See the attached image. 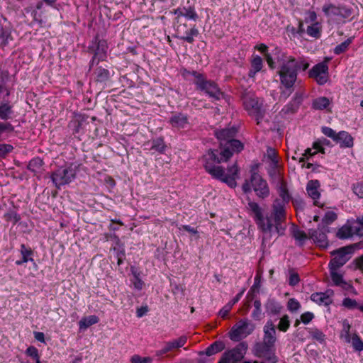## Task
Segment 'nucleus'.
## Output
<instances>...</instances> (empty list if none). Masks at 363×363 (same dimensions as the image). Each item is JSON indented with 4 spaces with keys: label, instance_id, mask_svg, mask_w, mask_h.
<instances>
[{
    "label": "nucleus",
    "instance_id": "nucleus-1",
    "mask_svg": "<svg viewBox=\"0 0 363 363\" xmlns=\"http://www.w3.org/2000/svg\"><path fill=\"white\" fill-rule=\"evenodd\" d=\"M232 153L228 149H209L201 157L205 170L213 178L225 183L230 188L237 186L236 180L239 178L240 169L237 163H234L227 169V172L223 167L216 165L227 162Z\"/></svg>",
    "mask_w": 363,
    "mask_h": 363
},
{
    "label": "nucleus",
    "instance_id": "nucleus-2",
    "mask_svg": "<svg viewBox=\"0 0 363 363\" xmlns=\"http://www.w3.org/2000/svg\"><path fill=\"white\" fill-rule=\"evenodd\" d=\"M247 209L250 211L256 224L264 233L263 242L267 237H271L272 233L284 234L286 229V213L279 200H275L271 214L266 217H264L261 207L255 201H249Z\"/></svg>",
    "mask_w": 363,
    "mask_h": 363
},
{
    "label": "nucleus",
    "instance_id": "nucleus-3",
    "mask_svg": "<svg viewBox=\"0 0 363 363\" xmlns=\"http://www.w3.org/2000/svg\"><path fill=\"white\" fill-rule=\"evenodd\" d=\"M238 133V128L235 126L225 128L215 131V135L219 141L221 150L228 149L232 155L234 152H240L243 149V144L235 139Z\"/></svg>",
    "mask_w": 363,
    "mask_h": 363
},
{
    "label": "nucleus",
    "instance_id": "nucleus-4",
    "mask_svg": "<svg viewBox=\"0 0 363 363\" xmlns=\"http://www.w3.org/2000/svg\"><path fill=\"white\" fill-rule=\"evenodd\" d=\"M299 65L293 57H290L280 67L278 73L280 77V82L289 92L286 94L285 99L292 93L294 85L297 79V71Z\"/></svg>",
    "mask_w": 363,
    "mask_h": 363
},
{
    "label": "nucleus",
    "instance_id": "nucleus-5",
    "mask_svg": "<svg viewBox=\"0 0 363 363\" xmlns=\"http://www.w3.org/2000/svg\"><path fill=\"white\" fill-rule=\"evenodd\" d=\"M242 101L243 106L249 115L255 118L257 125H260L265 115L263 100L250 93H245L242 95Z\"/></svg>",
    "mask_w": 363,
    "mask_h": 363
},
{
    "label": "nucleus",
    "instance_id": "nucleus-6",
    "mask_svg": "<svg viewBox=\"0 0 363 363\" xmlns=\"http://www.w3.org/2000/svg\"><path fill=\"white\" fill-rule=\"evenodd\" d=\"M76 169L72 166L59 168L51 174L50 178L57 189L69 184L76 177Z\"/></svg>",
    "mask_w": 363,
    "mask_h": 363
},
{
    "label": "nucleus",
    "instance_id": "nucleus-7",
    "mask_svg": "<svg viewBox=\"0 0 363 363\" xmlns=\"http://www.w3.org/2000/svg\"><path fill=\"white\" fill-rule=\"evenodd\" d=\"M353 252V248L351 246L340 247L331 252L334 257L329 263V269L337 270L339 268L345 265L351 258Z\"/></svg>",
    "mask_w": 363,
    "mask_h": 363
},
{
    "label": "nucleus",
    "instance_id": "nucleus-8",
    "mask_svg": "<svg viewBox=\"0 0 363 363\" xmlns=\"http://www.w3.org/2000/svg\"><path fill=\"white\" fill-rule=\"evenodd\" d=\"M253 330V325L247 320H241L233 326L229 332V337L231 340L238 342L251 334Z\"/></svg>",
    "mask_w": 363,
    "mask_h": 363
},
{
    "label": "nucleus",
    "instance_id": "nucleus-9",
    "mask_svg": "<svg viewBox=\"0 0 363 363\" xmlns=\"http://www.w3.org/2000/svg\"><path fill=\"white\" fill-rule=\"evenodd\" d=\"M247 350V344L242 342L231 350L225 352L218 363H239L243 359Z\"/></svg>",
    "mask_w": 363,
    "mask_h": 363
},
{
    "label": "nucleus",
    "instance_id": "nucleus-10",
    "mask_svg": "<svg viewBox=\"0 0 363 363\" xmlns=\"http://www.w3.org/2000/svg\"><path fill=\"white\" fill-rule=\"evenodd\" d=\"M196 89L205 92L210 98L213 100H220L223 96V93L218 87V84L211 80L206 78L203 81L197 82Z\"/></svg>",
    "mask_w": 363,
    "mask_h": 363
},
{
    "label": "nucleus",
    "instance_id": "nucleus-11",
    "mask_svg": "<svg viewBox=\"0 0 363 363\" xmlns=\"http://www.w3.org/2000/svg\"><path fill=\"white\" fill-rule=\"evenodd\" d=\"M106 43L104 40H99L97 37L95 38L92 45L88 47V52L93 54L94 56L91 61L90 67L94 63L98 64L101 60H104L106 55Z\"/></svg>",
    "mask_w": 363,
    "mask_h": 363
},
{
    "label": "nucleus",
    "instance_id": "nucleus-12",
    "mask_svg": "<svg viewBox=\"0 0 363 363\" xmlns=\"http://www.w3.org/2000/svg\"><path fill=\"white\" fill-rule=\"evenodd\" d=\"M250 182L254 191L259 198L264 199L269 196V188L267 182L259 174L252 173Z\"/></svg>",
    "mask_w": 363,
    "mask_h": 363
},
{
    "label": "nucleus",
    "instance_id": "nucleus-13",
    "mask_svg": "<svg viewBox=\"0 0 363 363\" xmlns=\"http://www.w3.org/2000/svg\"><path fill=\"white\" fill-rule=\"evenodd\" d=\"M328 71L327 64L324 62H320L313 66L308 72V76L311 78H314L318 84L323 85L328 81Z\"/></svg>",
    "mask_w": 363,
    "mask_h": 363
},
{
    "label": "nucleus",
    "instance_id": "nucleus-14",
    "mask_svg": "<svg viewBox=\"0 0 363 363\" xmlns=\"http://www.w3.org/2000/svg\"><path fill=\"white\" fill-rule=\"evenodd\" d=\"M323 11L328 16H340L342 18H347L352 13L350 8L345 6H336L331 4L323 6Z\"/></svg>",
    "mask_w": 363,
    "mask_h": 363
},
{
    "label": "nucleus",
    "instance_id": "nucleus-15",
    "mask_svg": "<svg viewBox=\"0 0 363 363\" xmlns=\"http://www.w3.org/2000/svg\"><path fill=\"white\" fill-rule=\"evenodd\" d=\"M186 336L182 335L177 339L166 342H164V347L161 350L156 351V356L161 357L164 354L179 350V348L184 346V345L186 343Z\"/></svg>",
    "mask_w": 363,
    "mask_h": 363
},
{
    "label": "nucleus",
    "instance_id": "nucleus-16",
    "mask_svg": "<svg viewBox=\"0 0 363 363\" xmlns=\"http://www.w3.org/2000/svg\"><path fill=\"white\" fill-rule=\"evenodd\" d=\"M303 99L301 92H296L291 101L281 110L280 114L282 116H286L296 113L303 101Z\"/></svg>",
    "mask_w": 363,
    "mask_h": 363
},
{
    "label": "nucleus",
    "instance_id": "nucleus-17",
    "mask_svg": "<svg viewBox=\"0 0 363 363\" xmlns=\"http://www.w3.org/2000/svg\"><path fill=\"white\" fill-rule=\"evenodd\" d=\"M309 238L320 247L326 248L328 245V240L325 233L319 229L310 230Z\"/></svg>",
    "mask_w": 363,
    "mask_h": 363
},
{
    "label": "nucleus",
    "instance_id": "nucleus-18",
    "mask_svg": "<svg viewBox=\"0 0 363 363\" xmlns=\"http://www.w3.org/2000/svg\"><path fill=\"white\" fill-rule=\"evenodd\" d=\"M277 340L275 325L272 320H268L264 326L263 342L274 345Z\"/></svg>",
    "mask_w": 363,
    "mask_h": 363
},
{
    "label": "nucleus",
    "instance_id": "nucleus-19",
    "mask_svg": "<svg viewBox=\"0 0 363 363\" xmlns=\"http://www.w3.org/2000/svg\"><path fill=\"white\" fill-rule=\"evenodd\" d=\"M320 186V182L316 179L308 181L306 185L307 193L308 196L314 200V204L315 206H318V202L316 201V199H318L320 196V194L318 191Z\"/></svg>",
    "mask_w": 363,
    "mask_h": 363
},
{
    "label": "nucleus",
    "instance_id": "nucleus-20",
    "mask_svg": "<svg viewBox=\"0 0 363 363\" xmlns=\"http://www.w3.org/2000/svg\"><path fill=\"white\" fill-rule=\"evenodd\" d=\"M334 142L339 144L340 147H352L354 139L348 132L342 130L337 133Z\"/></svg>",
    "mask_w": 363,
    "mask_h": 363
},
{
    "label": "nucleus",
    "instance_id": "nucleus-21",
    "mask_svg": "<svg viewBox=\"0 0 363 363\" xmlns=\"http://www.w3.org/2000/svg\"><path fill=\"white\" fill-rule=\"evenodd\" d=\"M330 273L331 279L335 285L341 286L346 290L353 289V286L344 281L342 275L337 273V270L330 269Z\"/></svg>",
    "mask_w": 363,
    "mask_h": 363
},
{
    "label": "nucleus",
    "instance_id": "nucleus-22",
    "mask_svg": "<svg viewBox=\"0 0 363 363\" xmlns=\"http://www.w3.org/2000/svg\"><path fill=\"white\" fill-rule=\"evenodd\" d=\"M266 312L268 315H276L281 313V305L274 298H269L264 304Z\"/></svg>",
    "mask_w": 363,
    "mask_h": 363
},
{
    "label": "nucleus",
    "instance_id": "nucleus-23",
    "mask_svg": "<svg viewBox=\"0 0 363 363\" xmlns=\"http://www.w3.org/2000/svg\"><path fill=\"white\" fill-rule=\"evenodd\" d=\"M13 41L10 28L0 25V47L4 48Z\"/></svg>",
    "mask_w": 363,
    "mask_h": 363
},
{
    "label": "nucleus",
    "instance_id": "nucleus-24",
    "mask_svg": "<svg viewBox=\"0 0 363 363\" xmlns=\"http://www.w3.org/2000/svg\"><path fill=\"white\" fill-rule=\"evenodd\" d=\"M169 122L174 128H184L188 124V118L186 115L177 113L171 117Z\"/></svg>",
    "mask_w": 363,
    "mask_h": 363
},
{
    "label": "nucleus",
    "instance_id": "nucleus-25",
    "mask_svg": "<svg viewBox=\"0 0 363 363\" xmlns=\"http://www.w3.org/2000/svg\"><path fill=\"white\" fill-rule=\"evenodd\" d=\"M14 111L13 106L8 102H3L0 104V119L7 121L13 118Z\"/></svg>",
    "mask_w": 363,
    "mask_h": 363
},
{
    "label": "nucleus",
    "instance_id": "nucleus-26",
    "mask_svg": "<svg viewBox=\"0 0 363 363\" xmlns=\"http://www.w3.org/2000/svg\"><path fill=\"white\" fill-rule=\"evenodd\" d=\"M199 30L194 26L189 30L185 31V34H182L181 35H176L177 38L186 41L189 43H193L194 42V37H197L199 35Z\"/></svg>",
    "mask_w": 363,
    "mask_h": 363
},
{
    "label": "nucleus",
    "instance_id": "nucleus-27",
    "mask_svg": "<svg viewBox=\"0 0 363 363\" xmlns=\"http://www.w3.org/2000/svg\"><path fill=\"white\" fill-rule=\"evenodd\" d=\"M276 186L278 189L279 196L282 199V202H281V203L284 206V203H289L291 199V196L287 189L286 183L284 181L279 184L276 185Z\"/></svg>",
    "mask_w": 363,
    "mask_h": 363
},
{
    "label": "nucleus",
    "instance_id": "nucleus-28",
    "mask_svg": "<svg viewBox=\"0 0 363 363\" xmlns=\"http://www.w3.org/2000/svg\"><path fill=\"white\" fill-rule=\"evenodd\" d=\"M353 235H355L354 226L347 225L340 228L336 233V236L340 239H347Z\"/></svg>",
    "mask_w": 363,
    "mask_h": 363
},
{
    "label": "nucleus",
    "instance_id": "nucleus-29",
    "mask_svg": "<svg viewBox=\"0 0 363 363\" xmlns=\"http://www.w3.org/2000/svg\"><path fill=\"white\" fill-rule=\"evenodd\" d=\"M271 178L272 182L276 185L284 182L283 176L278 168V166L273 165V167L268 172Z\"/></svg>",
    "mask_w": 363,
    "mask_h": 363
},
{
    "label": "nucleus",
    "instance_id": "nucleus-30",
    "mask_svg": "<svg viewBox=\"0 0 363 363\" xmlns=\"http://www.w3.org/2000/svg\"><path fill=\"white\" fill-rule=\"evenodd\" d=\"M311 299L318 304H324L325 306H328L331 303V300L330 299L329 296L326 295L325 293H313L311 296Z\"/></svg>",
    "mask_w": 363,
    "mask_h": 363
},
{
    "label": "nucleus",
    "instance_id": "nucleus-31",
    "mask_svg": "<svg viewBox=\"0 0 363 363\" xmlns=\"http://www.w3.org/2000/svg\"><path fill=\"white\" fill-rule=\"evenodd\" d=\"M225 349V344L222 341H216L206 350L207 356L213 355Z\"/></svg>",
    "mask_w": 363,
    "mask_h": 363
},
{
    "label": "nucleus",
    "instance_id": "nucleus-32",
    "mask_svg": "<svg viewBox=\"0 0 363 363\" xmlns=\"http://www.w3.org/2000/svg\"><path fill=\"white\" fill-rule=\"evenodd\" d=\"M95 74L96 82L100 83H106L110 78L109 71L101 67L96 69Z\"/></svg>",
    "mask_w": 363,
    "mask_h": 363
},
{
    "label": "nucleus",
    "instance_id": "nucleus-33",
    "mask_svg": "<svg viewBox=\"0 0 363 363\" xmlns=\"http://www.w3.org/2000/svg\"><path fill=\"white\" fill-rule=\"evenodd\" d=\"M329 99L325 96L316 98L313 101L312 107L316 110H323L330 105Z\"/></svg>",
    "mask_w": 363,
    "mask_h": 363
},
{
    "label": "nucleus",
    "instance_id": "nucleus-34",
    "mask_svg": "<svg viewBox=\"0 0 363 363\" xmlns=\"http://www.w3.org/2000/svg\"><path fill=\"white\" fill-rule=\"evenodd\" d=\"M44 162L43 160L40 158L39 157H34L32 159L28 166L27 168L28 170L31 171L32 172H38L40 168L43 167Z\"/></svg>",
    "mask_w": 363,
    "mask_h": 363
},
{
    "label": "nucleus",
    "instance_id": "nucleus-35",
    "mask_svg": "<svg viewBox=\"0 0 363 363\" xmlns=\"http://www.w3.org/2000/svg\"><path fill=\"white\" fill-rule=\"evenodd\" d=\"M99 322V318L96 315H89L88 318H82L79 322V328L86 329L89 326Z\"/></svg>",
    "mask_w": 363,
    "mask_h": 363
},
{
    "label": "nucleus",
    "instance_id": "nucleus-36",
    "mask_svg": "<svg viewBox=\"0 0 363 363\" xmlns=\"http://www.w3.org/2000/svg\"><path fill=\"white\" fill-rule=\"evenodd\" d=\"M166 145L163 138H157L152 140L150 150H155L160 153H163L165 150Z\"/></svg>",
    "mask_w": 363,
    "mask_h": 363
},
{
    "label": "nucleus",
    "instance_id": "nucleus-37",
    "mask_svg": "<svg viewBox=\"0 0 363 363\" xmlns=\"http://www.w3.org/2000/svg\"><path fill=\"white\" fill-rule=\"evenodd\" d=\"M20 252L23 261H26L27 262L29 261L33 262V259L32 257V256L33 255V251L31 250L30 247H27L26 245L22 244L21 245Z\"/></svg>",
    "mask_w": 363,
    "mask_h": 363
},
{
    "label": "nucleus",
    "instance_id": "nucleus-38",
    "mask_svg": "<svg viewBox=\"0 0 363 363\" xmlns=\"http://www.w3.org/2000/svg\"><path fill=\"white\" fill-rule=\"evenodd\" d=\"M183 17L196 21L199 16L194 6L183 7Z\"/></svg>",
    "mask_w": 363,
    "mask_h": 363
},
{
    "label": "nucleus",
    "instance_id": "nucleus-39",
    "mask_svg": "<svg viewBox=\"0 0 363 363\" xmlns=\"http://www.w3.org/2000/svg\"><path fill=\"white\" fill-rule=\"evenodd\" d=\"M351 43H352L351 38L347 39L346 40H345L344 42H342V43H340V45H338L335 47V48L334 49V52L336 55H340L341 53L345 52L347 50V48H348L349 45L351 44Z\"/></svg>",
    "mask_w": 363,
    "mask_h": 363
},
{
    "label": "nucleus",
    "instance_id": "nucleus-40",
    "mask_svg": "<svg viewBox=\"0 0 363 363\" xmlns=\"http://www.w3.org/2000/svg\"><path fill=\"white\" fill-rule=\"evenodd\" d=\"M352 225L354 228L355 235L363 236V217H358Z\"/></svg>",
    "mask_w": 363,
    "mask_h": 363
},
{
    "label": "nucleus",
    "instance_id": "nucleus-41",
    "mask_svg": "<svg viewBox=\"0 0 363 363\" xmlns=\"http://www.w3.org/2000/svg\"><path fill=\"white\" fill-rule=\"evenodd\" d=\"M4 218L6 221H11L15 225L21 220V216L15 211H9L5 213Z\"/></svg>",
    "mask_w": 363,
    "mask_h": 363
},
{
    "label": "nucleus",
    "instance_id": "nucleus-42",
    "mask_svg": "<svg viewBox=\"0 0 363 363\" xmlns=\"http://www.w3.org/2000/svg\"><path fill=\"white\" fill-rule=\"evenodd\" d=\"M262 303L259 300H255L254 301L255 309L252 313V316L255 320H260L262 318Z\"/></svg>",
    "mask_w": 363,
    "mask_h": 363
},
{
    "label": "nucleus",
    "instance_id": "nucleus-43",
    "mask_svg": "<svg viewBox=\"0 0 363 363\" xmlns=\"http://www.w3.org/2000/svg\"><path fill=\"white\" fill-rule=\"evenodd\" d=\"M190 74H191L192 76H194L195 77L194 84H196V86H197V82L199 81H203L205 79L204 76L202 74H200V73L197 72L196 71L190 72L186 69H184V71L182 72V75L184 77H187Z\"/></svg>",
    "mask_w": 363,
    "mask_h": 363
},
{
    "label": "nucleus",
    "instance_id": "nucleus-44",
    "mask_svg": "<svg viewBox=\"0 0 363 363\" xmlns=\"http://www.w3.org/2000/svg\"><path fill=\"white\" fill-rule=\"evenodd\" d=\"M351 342L353 347L357 351H362L363 350V342L360 339V337L356 334H353Z\"/></svg>",
    "mask_w": 363,
    "mask_h": 363
},
{
    "label": "nucleus",
    "instance_id": "nucleus-45",
    "mask_svg": "<svg viewBox=\"0 0 363 363\" xmlns=\"http://www.w3.org/2000/svg\"><path fill=\"white\" fill-rule=\"evenodd\" d=\"M350 325L349 324V323L347 322V320H345L343 321V330H342V333L341 334V337H344L345 339V341L347 342H351V337H350Z\"/></svg>",
    "mask_w": 363,
    "mask_h": 363
},
{
    "label": "nucleus",
    "instance_id": "nucleus-46",
    "mask_svg": "<svg viewBox=\"0 0 363 363\" xmlns=\"http://www.w3.org/2000/svg\"><path fill=\"white\" fill-rule=\"evenodd\" d=\"M290 326V321L287 315H284L278 325V329L280 331L286 332Z\"/></svg>",
    "mask_w": 363,
    "mask_h": 363
},
{
    "label": "nucleus",
    "instance_id": "nucleus-47",
    "mask_svg": "<svg viewBox=\"0 0 363 363\" xmlns=\"http://www.w3.org/2000/svg\"><path fill=\"white\" fill-rule=\"evenodd\" d=\"M337 216L335 212L328 211L325 213L322 221L324 224L327 225L334 222L337 219Z\"/></svg>",
    "mask_w": 363,
    "mask_h": 363
},
{
    "label": "nucleus",
    "instance_id": "nucleus-48",
    "mask_svg": "<svg viewBox=\"0 0 363 363\" xmlns=\"http://www.w3.org/2000/svg\"><path fill=\"white\" fill-rule=\"evenodd\" d=\"M293 236L296 240L301 242V245H303L305 240L308 239L307 234L304 231L298 229L294 230Z\"/></svg>",
    "mask_w": 363,
    "mask_h": 363
},
{
    "label": "nucleus",
    "instance_id": "nucleus-49",
    "mask_svg": "<svg viewBox=\"0 0 363 363\" xmlns=\"http://www.w3.org/2000/svg\"><path fill=\"white\" fill-rule=\"evenodd\" d=\"M262 67H263V61H262V59L257 55L256 57H255L252 62H251V67L255 69V71H261L262 69Z\"/></svg>",
    "mask_w": 363,
    "mask_h": 363
},
{
    "label": "nucleus",
    "instance_id": "nucleus-50",
    "mask_svg": "<svg viewBox=\"0 0 363 363\" xmlns=\"http://www.w3.org/2000/svg\"><path fill=\"white\" fill-rule=\"evenodd\" d=\"M152 362V359L151 357H142L138 354H135L130 358L131 363H151Z\"/></svg>",
    "mask_w": 363,
    "mask_h": 363
},
{
    "label": "nucleus",
    "instance_id": "nucleus-51",
    "mask_svg": "<svg viewBox=\"0 0 363 363\" xmlns=\"http://www.w3.org/2000/svg\"><path fill=\"white\" fill-rule=\"evenodd\" d=\"M342 306L349 309L355 308L359 306L354 299L350 298H345L342 301Z\"/></svg>",
    "mask_w": 363,
    "mask_h": 363
},
{
    "label": "nucleus",
    "instance_id": "nucleus-52",
    "mask_svg": "<svg viewBox=\"0 0 363 363\" xmlns=\"http://www.w3.org/2000/svg\"><path fill=\"white\" fill-rule=\"evenodd\" d=\"M13 149V147L11 145L0 144V157H5Z\"/></svg>",
    "mask_w": 363,
    "mask_h": 363
},
{
    "label": "nucleus",
    "instance_id": "nucleus-53",
    "mask_svg": "<svg viewBox=\"0 0 363 363\" xmlns=\"http://www.w3.org/2000/svg\"><path fill=\"white\" fill-rule=\"evenodd\" d=\"M322 133L327 137L331 138L333 141H335L337 134V133L330 127H322Z\"/></svg>",
    "mask_w": 363,
    "mask_h": 363
},
{
    "label": "nucleus",
    "instance_id": "nucleus-54",
    "mask_svg": "<svg viewBox=\"0 0 363 363\" xmlns=\"http://www.w3.org/2000/svg\"><path fill=\"white\" fill-rule=\"evenodd\" d=\"M307 33L310 36L318 38L320 35V29L317 25H312L308 27Z\"/></svg>",
    "mask_w": 363,
    "mask_h": 363
},
{
    "label": "nucleus",
    "instance_id": "nucleus-55",
    "mask_svg": "<svg viewBox=\"0 0 363 363\" xmlns=\"http://www.w3.org/2000/svg\"><path fill=\"white\" fill-rule=\"evenodd\" d=\"M26 354L35 359H40L38 350L33 346L28 347L26 349Z\"/></svg>",
    "mask_w": 363,
    "mask_h": 363
},
{
    "label": "nucleus",
    "instance_id": "nucleus-56",
    "mask_svg": "<svg viewBox=\"0 0 363 363\" xmlns=\"http://www.w3.org/2000/svg\"><path fill=\"white\" fill-rule=\"evenodd\" d=\"M301 307V305L298 301H296L294 298H290L288 301V308L289 311L294 312L296 311L299 308Z\"/></svg>",
    "mask_w": 363,
    "mask_h": 363
},
{
    "label": "nucleus",
    "instance_id": "nucleus-57",
    "mask_svg": "<svg viewBox=\"0 0 363 363\" xmlns=\"http://www.w3.org/2000/svg\"><path fill=\"white\" fill-rule=\"evenodd\" d=\"M311 336L313 339L322 342L325 340V335L320 330L315 329L311 332Z\"/></svg>",
    "mask_w": 363,
    "mask_h": 363
},
{
    "label": "nucleus",
    "instance_id": "nucleus-58",
    "mask_svg": "<svg viewBox=\"0 0 363 363\" xmlns=\"http://www.w3.org/2000/svg\"><path fill=\"white\" fill-rule=\"evenodd\" d=\"M267 156L273 162V165L278 166V160H277V153H276L274 149L271 148V147L268 148L267 149Z\"/></svg>",
    "mask_w": 363,
    "mask_h": 363
},
{
    "label": "nucleus",
    "instance_id": "nucleus-59",
    "mask_svg": "<svg viewBox=\"0 0 363 363\" xmlns=\"http://www.w3.org/2000/svg\"><path fill=\"white\" fill-rule=\"evenodd\" d=\"M14 128L10 123L0 122V135L4 132H12Z\"/></svg>",
    "mask_w": 363,
    "mask_h": 363
},
{
    "label": "nucleus",
    "instance_id": "nucleus-60",
    "mask_svg": "<svg viewBox=\"0 0 363 363\" xmlns=\"http://www.w3.org/2000/svg\"><path fill=\"white\" fill-rule=\"evenodd\" d=\"M353 192L359 198H363V183H357L353 186Z\"/></svg>",
    "mask_w": 363,
    "mask_h": 363
},
{
    "label": "nucleus",
    "instance_id": "nucleus-61",
    "mask_svg": "<svg viewBox=\"0 0 363 363\" xmlns=\"http://www.w3.org/2000/svg\"><path fill=\"white\" fill-rule=\"evenodd\" d=\"M231 309H232V304L228 303L220 310L218 314L221 318H225L228 316V315Z\"/></svg>",
    "mask_w": 363,
    "mask_h": 363
},
{
    "label": "nucleus",
    "instance_id": "nucleus-62",
    "mask_svg": "<svg viewBox=\"0 0 363 363\" xmlns=\"http://www.w3.org/2000/svg\"><path fill=\"white\" fill-rule=\"evenodd\" d=\"M313 318L314 315L311 312H306L301 315V320L304 324L309 323Z\"/></svg>",
    "mask_w": 363,
    "mask_h": 363
},
{
    "label": "nucleus",
    "instance_id": "nucleus-63",
    "mask_svg": "<svg viewBox=\"0 0 363 363\" xmlns=\"http://www.w3.org/2000/svg\"><path fill=\"white\" fill-rule=\"evenodd\" d=\"M300 281L299 276L297 273H291L289 284L290 286H294Z\"/></svg>",
    "mask_w": 363,
    "mask_h": 363
},
{
    "label": "nucleus",
    "instance_id": "nucleus-64",
    "mask_svg": "<svg viewBox=\"0 0 363 363\" xmlns=\"http://www.w3.org/2000/svg\"><path fill=\"white\" fill-rule=\"evenodd\" d=\"M133 285L135 289L140 290L144 286V282L138 277V275L135 274V281H133Z\"/></svg>",
    "mask_w": 363,
    "mask_h": 363
}]
</instances>
